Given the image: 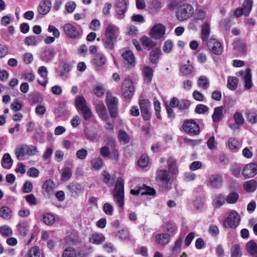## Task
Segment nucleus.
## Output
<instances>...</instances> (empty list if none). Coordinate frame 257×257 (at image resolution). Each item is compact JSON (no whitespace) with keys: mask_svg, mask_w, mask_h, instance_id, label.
<instances>
[{"mask_svg":"<svg viewBox=\"0 0 257 257\" xmlns=\"http://www.w3.org/2000/svg\"><path fill=\"white\" fill-rule=\"evenodd\" d=\"M172 174L162 167H159L156 172V181L158 185L164 190H169L171 188Z\"/></svg>","mask_w":257,"mask_h":257,"instance_id":"1","label":"nucleus"},{"mask_svg":"<svg viewBox=\"0 0 257 257\" xmlns=\"http://www.w3.org/2000/svg\"><path fill=\"white\" fill-rule=\"evenodd\" d=\"M39 152L36 146L26 144H21L18 146L15 150V154L17 159L19 161L23 160L26 156H33Z\"/></svg>","mask_w":257,"mask_h":257,"instance_id":"2","label":"nucleus"},{"mask_svg":"<svg viewBox=\"0 0 257 257\" xmlns=\"http://www.w3.org/2000/svg\"><path fill=\"white\" fill-rule=\"evenodd\" d=\"M114 201L119 207L124 205V181L122 178H118L112 192Z\"/></svg>","mask_w":257,"mask_h":257,"instance_id":"3","label":"nucleus"},{"mask_svg":"<svg viewBox=\"0 0 257 257\" xmlns=\"http://www.w3.org/2000/svg\"><path fill=\"white\" fill-rule=\"evenodd\" d=\"M193 7L189 4H185L179 6L176 11V17L180 21L188 20L193 14Z\"/></svg>","mask_w":257,"mask_h":257,"instance_id":"4","label":"nucleus"},{"mask_svg":"<svg viewBox=\"0 0 257 257\" xmlns=\"http://www.w3.org/2000/svg\"><path fill=\"white\" fill-rule=\"evenodd\" d=\"M240 221V216L235 210H231L223 222L225 228H235Z\"/></svg>","mask_w":257,"mask_h":257,"instance_id":"5","label":"nucleus"},{"mask_svg":"<svg viewBox=\"0 0 257 257\" xmlns=\"http://www.w3.org/2000/svg\"><path fill=\"white\" fill-rule=\"evenodd\" d=\"M117 99L109 92L106 93V103L111 117L115 118L117 115Z\"/></svg>","mask_w":257,"mask_h":257,"instance_id":"6","label":"nucleus"},{"mask_svg":"<svg viewBox=\"0 0 257 257\" xmlns=\"http://www.w3.org/2000/svg\"><path fill=\"white\" fill-rule=\"evenodd\" d=\"M134 92V87L132 81L125 79L122 82L121 86V93L123 96L126 98L131 97Z\"/></svg>","mask_w":257,"mask_h":257,"instance_id":"7","label":"nucleus"},{"mask_svg":"<svg viewBox=\"0 0 257 257\" xmlns=\"http://www.w3.org/2000/svg\"><path fill=\"white\" fill-rule=\"evenodd\" d=\"M207 47L209 51L216 55H220L222 53V47L221 43L215 39H210L207 43Z\"/></svg>","mask_w":257,"mask_h":257,"instance_id":"8","label":"nucleus"},{"mask_svg":"<svg viewBox=\"0 0 257 257\" xmlns=\"http://www.w3.org/2000/svg\"><path fill=\"white\" fill-rule=\"evenodd\" d=\"M142 115L145 120H149L151 116V103L148 100L143 99L140 101Z\"/></svg>","mask_w":257,"mask_h":257,"instance_id":"9","label":"nucleus"},{"mask_svg":"<svg viewBox=\"0 0 257 257\" xmlns=\"http://www.w3.org/2000/svg\"><path fill=\"white\" fill-rule=\"evenodd\" d=\"M257 174V164L250 163L246 164L242 170V175L245 178H249Z\"/></svg>","mask_w":257,"mask_h":257,"instance_id":"10","label":"nucleus"},{"mask_svg":"<svg viewBox=\"0 0 257 257\" xmlns=\"http://www.w3.org/2000/svg\"><path fill=\"white\" fill-rule=\"evenodd\" d=\"M165 32V27L162 24H158L153 26L150 34L152 37L156 39H159L164 36Z\"/></svg>","mask_w":257,"mask_h":257,"instance_id":"11","label":"nucleus"},{"mask_svg":"<svg viewBox=\"0 0 257 257\" xmlns=\"http://www.w3.org/2000/svg\"><path fill=\"white\" fill-rule=\"evenodd\" d=\"M167 164L168 169V171L172 176H175L178 174L179 167L176 159L173 157H169L167 160Z\"/></svg>","mask_w":257,"mask_h":257,"instance_id":"12","label":"nucleus"},{"mask_svg":"<svg viewBox=\"0 0 257 257\" xmlns=\"http://www.w3.org/2000/svg\"><path fill=\"white\" fill-rule=\"evenodd\" d=\"M63 257H87V255L83 250L76 251L70 247L65 249Z\"/></svg>","mask_w":257,"mask_h":257,"instance_id":"13","label":"nucleus"},{"mask_svg":"<svg viewBox=\"0 0 257 257\" xmlns=\"http://www.w3.org/2000/svg\"><path fill=\"white\" fill-rule=\"evenodd\" d=\"M118 32L119 28L117 26L110 23L107 25L105 28L104 36L117 40Z\"/></svg>","mask_w":257,"mask_h":257,"instance_id":"14","label":"nucleus"},{"mask_svg":"<svg viewBox=\"0 0 257 257\" xmlns=\"http://www.w3.org/2000/svg\"><path fill=\"white\" fill-rule=\"evenodd\" d=\"M115 9L117 18L119 19H123L126 10V2L124 0H117L115 4Z\"/></svg>","mask_w":257,"mask_h":257,"instance_id":"15","label":"nucleus"},{"mask_svg":"<svg viewBox=\"0 0 257 257\" xmlns=\"http://www.w3.org/2000/svg\"><path fill=\"white\" fill-rule=\"evenodd\" d=\"M65 33L71 38H77L80 36V33L77 29L71 24H66L63 27Z\"/></svg>","mask_w":257,"mask_h":257,"instance_id":"16","label":"nucleus"},{"mask_svg":"<svg viewBox=\"0 0 257 257\" xmlns=\"http://www.w3.org/2000/svg\"><path fill=\"white\" fill-rule=\"evenodd\" d=\"M208 179L209 185L214 188H218L222 185V178L219 174L211 175Z\"/></svg>","mask_w":257,"mask_h":257,"instance_id":"17","label":"nucleus"},{"mask_svg":"<svg viewBox=\"0 0 257 257\" xmlns=\"http://www.w3.org/2000/svg\"><path fill=\"white\" fill-rule=\"evenodd\" d=\"M95 109L97 114L102 120H107L108 115L106 107L103 102H98L96 103Z\"/></svg>","mask_w":257,"mask_h":257,"instance_id":"18","label":"nucleus"},{"mask_svg":"<svg viewBox=\"0 0 257 257\" xmlns=\"http://www.w3.org/2000/svg\"><path fill=\"white\" fill-rule=\"evenodd\" d=\"M144 188H142L140 190H133L132 189L130 191L131 193L134 195H137L139 194L140 193L142 195H154L156 193L155 190L150 187L144 185Z\"/></svg>","mask_w":257,"mask_h":257,"instance_id":"19","label":"nucleus"},{"mask_svg":"<svg viewBox=\"0 0 257 257\" xmlns=\"http://www.w3.org/2000/svg\"><path fill=\"white\" fill-rule=\"evenodd\" d=\"M51 3L48 0L41 2L38 7V11L41 15L47 14L51 8Z\"/></svg>","mask_w":257,"mask_h":257,"instance_id":"20","label":"nucleus"},{"mask_svg":"<svg viewBox=\"0 0 257 257\" xmlns=\"http://www.w3.org/2000/svg\"><path fill=\"white\" fill-rule=\"evenodd\" d=\"M224 111V108L223 106L215 107L212 115L213 121L217 122L220 121L223 117Z\"/></svg>","mask_w":257,"mask_h":257,"instance_id":"21","label":"nucleus"},{"mask_svg":"<svg viewBox=\"0 0 257 257\" xmlns=\"http://www.w3.org/2000/svg\"><path fill=\"white\" fill-rule=\"evenodd\" d=\"M239 74L243 77L244 82L245 83L244 86L245 88H250L252 86V82L250 69L249 68H247L245 70V72L240 71L239 72Z\"/></svg>","mask_w":257,"mask_h":257,"instance_id":"22","label":"nucleus"},{"mask_svg":"<svg viewBox=\"0 0 257 257\" xmlns=\"http://www.w3.org/2000/svg\"><path fill=\"white\" fill-rule=\"evenodd\" d=\"M55 54V51L52 48L46 47L42 53V59L45 61H49L52 59Z\"/></svg>","mask_w":257,"mask_h":257,"instance_id":"23","label":"nucleus"},{"mask_svg":"<svg viewBox=\"0 0 257 257\" xmlns=\"http://www.w3.org/2000/svg\"><path fill=\"white\" fill-rule=\"evenodd\" d=\"M13 163V161L9 153L5 154L1 160L2 167L6 169H9L12 167Z\"/></svg>","mask_w":257,"mask_h":257,"instance_id":"24","label":"nucleus"},{"mask_svg":"<svg viewBox=\"0 0 257 257\" xmlns=\"http://www.w3.org/2000/svg\"><path fill=\"white\" fill-rule=\"evenodd\" d=\"M155 239L158 244L164 245L169 242L170 237L168 233H160L156 235Z\"/></svg>","mask_w":257,"mask_h":257,"instance_id":"25","label":"nucleus"},{"mask_svg":"<svg viewBox=\"0 0 257 257\" xmlns=\"http://www.w3.org/2000/svg\"><path fill=\"white\" fill-rule=\"evenodd\" d=\"M105 240L104 236L101 233H94L89 238V241L91 243L99 244Z\"/></svg>","mask_w":257,"mask_h":257,"instance_id":"26","label":"nucleus"},{"mask_svg":"<svg viewBox=\"0 0 257 257\" xmlns=\"http://www.w3.org/2000/svg\"><path fill=\"white\" fill-rule=\"evenodd\" d=\"M38 73L44 79V81L41 82L38 80V83L42 86H45L48 82V78L47 77L48 71L45 66H41L38 69Z\"/></svg>","mask_w":257,"mask_h":257,"instance_id":"27","label":"nucleus"},{"mask_svg":"<svg viewBox=\"0 0 257 257\" xmlns=\"http://www.w3.org/2000/svg\"><path fill=\"white\" fill-rule=\"evenodd\" d=\"M153 76V70L149 66H145L143 70L144 79L146 82L149 83L152 81Z\"/></svg>","mask_w":257,"mask_h":257,"instance_id":"28","label":"nucleus"},{"mask_svg":"<svg viewBox=\"0 0 257 257\" xmlns=\"http://www.w3.org/2000/svg\"><path fill=\"white\" fill-rule=\"evenodd\" d=\"M257 188V182L254 180H250L245 182L243 188L248 192H254Z\"/></svg>","mask_w":257,"mask_h":257,"instance_id":"29","label":"nucleus"},{"mask_svg":"<svg viewBox=\"0 0 257 257\" xmlns=\"http://www.w3.org/2000/svg\"><path fill=\"white\" fill-rule=\"evenodd\" d=\"M103 177V182L107 185L108 187L112 186L113 182L114 180L113 176L111 175L108 172L106 171H103L102 173Z\"/></svg>","mask_w":257,"mask_h":257,"instance_id":"30","label":"nucleus"},{"mask_svg":"<svg viewBox=\"0 0 257 257\" xmlns=\"http://www.w3.org/2000/svg\"><path fill=\"white\" fill-rule=\"evenodd\" d=\"M112 148L111 152H110L109 158L111 160L117 161L119 157L118 151L114 148L115 147V143L113 139H110V143H108Z\"/></svg>","mask_w":257,"mask_h":257,"instance_id":"31","label":"nucleus"},{"mask_svg":"<svg viewBox=\"0 0 257 257\" xmlns=\"http://www.w3.org/2000/svg\"><path fill=\"white\" fill-rule=\"evenodd\" d=\"M55 188V184L53 181L51 179L46 180L42 186V189L48 194H51Z\"/></svg>","mask_w":257,"mask_h":257,"instance_id":"32","label":"nucleus"},{"mask_svg":"<svg viewBox=\"0 0 257 257\" xmlns=\"http://www.w3.org/2000/svg\"><path fill=\"white\" fill-rule=\"evenodd\" d=\"M122 56L123 59L127 61L128 64L134 66L135 58L132 51L130 50L125 51L123 53Z\"/></svg>","mask_w":257,"mask_h":257,"instance_id":"33","label":"nucleus"},{"mask_svg":"<svg viewBox=\"0 0 257 257\" xmlns=\"http://www.w3.org/2000/svg\"><path fill=\"white\" fill-rule=\"evenodd\" d=\"M162 8V4L158 0H153L150 4L149 9L151 13L156 14Z\"/></svg>","mask_w":257,"mask_h":257,"instance_id":"34","label":"nucleus"},{"mask_svg":"<svg viewBox=\"0 0 257 257\" xmlns=\"http://www.w3.org/2000/svg\"><path fill=\"white\" fill-rule=\"evenodd\" d=\"M141 42L142 45L148 49L154 48L156 45V43L154 42L145 36L141 37Z\"/></svg>","mask_w":257,"mask_h":257,"instance_id":"35","label":"nucleus"},{"mask_svg":"<svg viewBox=\"0 0 257 257\" xmlns=\"http://www.w3.org/2000/svg\"><path fill=\"white\" fill-rule=\"evenodd\" d=\"M252 0H245L241 7L244 11V15L248 16L252 7Z\"/></svg>","mask_w":257,"mask_h":257,"instance_id":"36","label":"nucleus"},{"mask_svg":"<svg viewBox=\"0 0 257 257\" xmlns=\"http://www.w3.org/2000/svg\"><path fill=\"white\" fill-rule=\"evenodd\" d=\"M161 54V50L158 48L154 49L150 54V59L152 63H157Z\"/></svg>","mask_w":257,"mask_h":257,"instance_id":"37","label":"nucleus"},{"mask_svg":"<svg viewBox=\"0 0 257 257\" xmlns=\"http://www.w3.org/2000/svg\"><path fill=\"white\" fill-rule=\"evenodd\" d=\"M116 41V40L107 36H104V38L102 40L104 48L108 50L113 49L114 43Z\"/></svg>","mask_w":257,"mask_h":257,"instance_id":"38","label":"nucleus"},{"mask_svg":"<svg viewBox=\"0 0 257 257\" xmlns=\"http://www.w3.org/2000/svg\"><path fill=\"white\" fill-rule=\"evenodd\" d=\"M106 59L104 56L101 54H96L94 56L93 62L98 66H102L105 63Z\"/></svg>","mask_w":257,"mask_h":257,"instance_id":"39","label":"nucleus"},{"mask_svg":"<svg viewBox=\"0 0 257 257\" xmlns=\"http://www.w3.org/2000/svg\"><path fill=\"white\" fill-rule=\"evenodd\" d=\"M210 31L209 25L207 23H204L201 29V38L203 41L207 40L209 36Z\"/></svg>","mask_w":257,"mask_h":257,"instance_id":"40","label":"nucleus"},{"mask_svg":"<svg viewBox=\"0 0 257 257\" xmlns=\"http://www.w3.org/2000/svg\"><path fill=\"white\" fill-rule=\"evenodd\" d=\"M0 216L5 219H9L12 217V213L10 208L7 206H3L0 208Z\"/></svg>","mask_w":257,"mask_h":257,"instance_id":"41","label":"nucleus"},{"mask_svg":"<svg viewBox=\"0 0 257 257\" xmlns=\"http://www.w3.org/2000/svg\"><path fill=\"white\" fill-rule=\"evenodd\" d=\"M188 64L182 65L180 68V72L183 75H188L190 74L193 70V67L189 64L190 61H187Z\"/></svg>","mask_w":257,"mask_h":257,"instance_id":"42","label":"nucleus"},{"mask_svg":"<svg viewBox=\"0 0 257 257\" xmlns=\"http://www.w3.org/2000/svg\"><path fill=\"white\" fill-rule=\"evenodd\" d=\"M94 94L97 97H101L103 96L105 93L104 86L100 84L95 85L93 89Z\"/></svg>","mask_w":257,"mask_h":257,"instance_id":"43","label":"nucleus"},{"mask_svg":"<svg viewBox=\"0 0 257 257\" xmlns=\"http://www.w3.org/2000/svg\"><path fill=\"white\" fill-rule=\"evenodd\" d=\"M246 248L248 253L251 254H255L257 252V245L252 240L247 242L246 244Z\"/></svg>","mask_w":257,"mask_h":257,"instance_id":"44","label":"nucleus"},{"mask_svg":"<svg viewBox=\"0 0 257 257\" xmlns=\"http://www.w3.org/2000/svg\"><path fill=\"white\" fill-rule=\"evenodd\" d=\"M18 230L21 235L25 236L29 229V225L27 222L23 221L18 225Z\"/></svg>","mask_w":257,"mask_h":257,"instance_id":"45","label":"nucleus"},{"mask_svg":"<svg viewBox=\"0 0 257 257\" xmlns=\"http://www.w3.org/2000/svg\"><path fill=\"white\" fill-rule=\"evenodd\" d=\"M239 198V195L236 192L229 193L226 198V202L229 204L235 203Z\"/></svg>","mask_w":257,"mask_h":257,"instance_id":"46","label":"nucleus"},{"mask_svg":"<svg viewBox=\"0 0 257 257\" xmlns=\"http://www.w3.org/2000/svg\"><path fill=\"white\" fill-rule=\"evenodd\" d=\"M75 103L77 107L80 110L87 107L86 100L82 96L77 97L75 100Z\"/></svg>","mask_w":257,"mask_h":257,"instance_id":"47","label":"nucleus"},{"mask_svg":"<svg viewBox=\"0 0 257 257\" xmlns=\"http://www.w3.org/2000/svg\"><path fill=\"white\" fill-rule=\"evenodd\" d=\"M238 83V79L236 77H229L227 81V87L232 90L235 89Z\"/></svg>","mask_w":257,"mask_h":257,"instance_id":"48","label":"nucleus"},{"mask_svg":"<svg viewBox=\"0 0 257 257\" xmlns=\"http://www.w3.org/2000/svg\"><path fill=\"white\" fill-rule=\"evenodd\" d=\"M242 252L240 246L238 244H235L231 248V257H241Z\"/></svg>","mask_w":257,"mask_h":257,"instance_id":"49","label":"nucleus"},{"mask_svg":"<svg viewBox=\"0 0 257 257\" xmlns=\"http://www.w3.org/2000/svg\"><path fill=\"white\" fill-rule=\"evenodd\" d=\"M182 127L183 128H199V126L194 119H191L185 120Z\"/></svg>","mask_w":257,"mask_h":257,"instance_id":"50","label":"nucleus"},{"mask_svg":"<svg viewBox=\"0 0 257 257\" xmlns=\"http://www.w3.org/2000/svg\"><path fill=\"white\" fill-rule=\"evenodd\" d=\"M43 219L44 223L48 225L53 224L55 220L54 216L51 213L44 214Z\"/></svg>","mask_w":257,"mask_h":257,"instance_id":"51","label":"nucleus"},{"mask_svg":"<svg viewBox=\"0 0 257 257\" xmlns=\"http://www.w3.org/2000/svg\"><path fill=\"white\" fill-rule=\"evenodd\" d=\"M225 202V197L223 195L220 194L214 199L213 206L218 208L222 206Z\"/></svg>","mask_w":257,"mask_h":257,"instance_id":"52","label":"nucleus"},{"mask_svg":"<svg viewBox=\"0 0 257 257\" xmlns=\"http://www.w3.org/2000/svg\"><path fill=\"white\" fill-rule=\"evenodd\" d=\"M72 173V170L66 167L62 170V180L63 181L68 180L71 176Z\"/></svg>","mask_w":257,"mask_h":257,"instance_id":"53","label":"nucleus"},{"mask_svg":"<svg viewBox=\"0 0 257 257\" xmlns=\"http://www.w3.org/2000/svg\"><path fill=\"white\" fill-rule=\"evenodd\" d=\"M92 168L95 170H99L103 166V161L100 158L93 159L91 161Z\"/></svg>","mask_w":257,"mask_h":257,"instance_id":"54","label":"nucleus"},{"mask_svg":"<svg viewBox=\"0 0 257 257\" xmlns=\"http://www.w3.org/2000/svg\"><path fill=\"white\" fill-rule=\"evenodd\" d=\"M0 233L2 235L10 236L12 234V229L7 225H4L0 227Z\"/></svg>","mask_w":257,"mask_h":257,"instance_id":"55","label":"nucleus"},{"mask_svg":"<svg viewBox=\"0 0 257 257\" xmlns=\"http://www.w3.org/2000/svg\"><path fill=\"white\" fill-rule=\"evenodd\" d=\"M233 119L235 123L237 125H241L244 123V119L242 114L239 112H236L233 115Z\"/></svg>","mask_w":257,"mask_h":257,"instance_id":"56","label":"nucleus"},{"mask_svg":"<svg viewBox=\"0 0 257 257\" xmlns=\"http://www.w3.org/2000/svg\"><path fill=\"white\" fill-rule=\"evenodd\" d=\"M118 138L120 142L124 144H127L130 141V137L127 134L123 131L120 130L118 133Z\"/></svg>","mask_w":257,"mask_h":257,"instance_id":"57","label":"nucleus"},{"mask_svg":"<svg viewBox=\"0 0 257 257\" xmlns=\"http://www.w3.org/2000/svg\"><path fill=\"white\" fill-rule=\"evenodd\" d=\"M208 107L202 104H198L195 108V111L197 114H204L208 111Z\"/></svg>","mask_w":257,"mask_h":257,"instance_id":"58","label":"nucleus"},{"mask_svg":"<svg viewBox=\"0 0 257 257\" xmlns=\"http://www.w3.org/2000/svg\"><path fill=\"white\" fill-rule=\"evenodd\" d=\"M84 134L87 138L91 140H95L97 137V134L94 130H85Z\"/></svg>","mask_w":257,"mask_h":257,"instance_id":"59","label":"nucleus"},{"mask_svg":"<svg viewBox=\"0 0 257 257\" xmlns=\"http://www.w3.org/2000/svg\"><path fill=\"white\" fill-rule=\"evenodd\" d=\"M40 251L39 247L34 246L30 249L28 257H40Z\"/></svg>","mask_w":257,"mask_h":257,"instance_id":"60","label":"nucleus"},{"mask_svg":"<svg viewBox=\"0 0 257 257\" xmlns=\"http://www.w3.org/2000/svg\"><path fill=\"white\" fill-rule=\"evenodd\" d=\"M25 198L26 201L31 205H36L38 204V200L33 194L26 196Z\"/></svg>","mask_w":257,"mask_h":257,"instance_id":"61","label":"nucleus"},{"mask_svg":"<svg viewBox=\"0 0 257 257\" xmlns=\"http://www.w3.org/2000/svg\"><path fill=\"white\" fill-rule=\"evenodd\" d=\"M25 42L26 44L28 46H35L38 43L36 37L34 36L26 37L25 38Z\"/></svg>","mask_w":257,"mask_h":257,"instance_id":"62","label":"nucleus"},{"mask_svg":"<svg viewBox=\"0 0 257 257\" xmlns=\"http://www.w3.org/2000/svg\"><path fill=\"white\" fill-rule=\"evenodd\" d=\"M207 145L208 148L211 150L213 151L216 149V142L215 141V138L214 136L210 137L207 142Z\"/></svg>","mask_w":257,"mask_h":257,"instance_id":"63","label":"nucleus"},{"mask_svg":"<svg viewBox=\"0 0 257 257\" xmlns=\"http://www.w3.org/2000/svg\"><path fill=\"white\" fill-rule=\"evenodd\" d=\"M198 85L199 87H201L204 89L207 88L208 85V81L207 78L205 76L200 77L198 79Z\"/></svg>","mask_w":257,"mask_h":257,"instance_id":"64","label":"nucleus"}]
</instances>
